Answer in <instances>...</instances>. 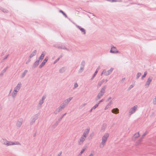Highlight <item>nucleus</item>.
Returning a JSON list of instances; mask_svg holds the SVG:
<instances>
[{
	"instance_id": "nucleus-32",
	"label": "nucleus",
	"mask_w": 156,
	"mask_h": 156,
	"mask_svg": "<svg viewBox=\"0 0 156 156\" xmlns=\"http://www.w3.org/2000/svg\"><path fill=\"white\" fill-rule=\"evenodd\" d=\"M103 81H101L99 82L97 85L98 87H100L103 83Z\"/></svg>"
},
{
	"instance_id": "nucleus-7",
	"label": "nucleus",
	"mask_w": 156,
	"mask_h": 156,
	"mask_svg": "<svg viewBox=\"0 0 156 156\" xmlns=\"http://www.w3.org/2000/svg\"><path fill=\"white\" fill-rule=\"evenodd\" d=\"M46 98V96L45 95H43L41 99L40 100L38 103V105L39 106H41L43 104L44 101Z\"/></svg>"
},
{
	"instance_id": "nucleus-22",
	"label": "nucleus",
	"mask_w": 156,
	"mask_h": 156,
	"mask_svg": "<svg viewBox=\"0 0 156 156\" xmlns=\"http://www.w3.org/2000/svg\"><path fill=\"white\" fill-rule=\"evenodd\" d=\"M76 27L80 30L83 34H86L85 30L84 28H82L81 27L78 26H76Z\"/></svg>"
},
{
	"instance_id": "nucleus-26",
	"label": "nucleus",
	"mask_w": 156,
	"mask_h": 156,
	"mask_svg": "<svg viewBox=\"0 0 156 156\" xmlns=\"http://www.w3.org/2000/svg\"><path fill=\"white\" fill-rule=\"evenodd\" d=\"M82 66L80 67V69L79 70V72H82L83 70L84 66V62H82L81 63Z\"/></svg>"
},
{
	"instance_id": "nucleus-41",
	"label": "nucleus",
	"mask_w": 156,
	"mask_h": 156,
	"mask_svg": "<svg viewBox=\"0 0 156 156\" xmlns=\"http://www.w3.org/2000/svg\"><path fill=\"white\" fill-rule=\"evenodd\" d=\"M60 57H59L57 59L55 60V61L54 62V64H55L56 62H57L60 59Z\"/></svg>"
},
{
	"instance_id": "nucleus-4",
	"label": "nucleus",
	"mask_w": 156,
	"mask_h": 156,
	"mask_svg": "<svg viewBox=\"0 0 156 156\" xmlns=\"http://www.w3.org/2000/svg\"><path fill=\"white\" fill-rule=\"evenodd\" d=\"M105 87L102 88L97 96V98L98 99H100L104 95L105 92Z\"/></svg>"
},
{
	"instance_id": "nucleus-6",
	"label": "nucleus",
	"mask_w": 156,
	"mask_h": 156,
	"mask_svg": "<svg viewBox=\"0 0 156 156\" xmlns=\"http://www.w3.org/2000/svg\"><path fill=\"white\" fill-rule=\"evenodd\" d=\"M1 143L6 146H10V141H8L6 139H2L0 140Z\"/></svg>"
},
{
	"instance_id": "nucleus-16",
	"label": "nucleus",
	"mask_w": 156,
	"mask_h": 156,
	"mask_svg": "<svg viewBox=\"0 0 156 156\" xmlns=\"http://www.w3.org/2000/svg\"><path fill=\"white\" fill-rule=\"evenodd\" d=\"M13 145H21V144L20 143L19 141H10V146Z\"/></svg>"
},
{
	"instance_id": "nucleus-20",
	"label": "nucleus",
	"mask_w": 156,
	"mask_h": 156,
	"mask_svg": "<svg viewBox=\"0 0 156 156\" xmlns=\"http://www.w3.org/2000/svg\"><path fill=\"white\" fill-rule=\"evenodd\" d=\"M72 99V97H69L65 100L64 102L66 105H67L68 103Z\"/></svg>"
},
{
	"instance_id": "nucleus-45",
	"label": "nucleus",
	"mask_w": 156,
	"mask_h": 156,
	"mask_svg": "<svg viewBox=\"0 0 156 156\" xmlns=\"http://www.w3.org/2000/svg\"><path fill=\"white\" fill-rule=\"evenodd\" d=\"M82 154L80 152V153L79 154L78 156H81Z\"/></svg>"
},
{
	"instance_id": "nucleus-1",
	"label": "nucleus",
	"mask_w": 156,
	"mask_h": 156,
	"mask_svg": "<svg viewBox=\"0 0 156 156\" xmlns=\"http://www.w3.org/2000/svg\"><path fill=\"white\" fill-rule=\"evenodd\" d=\"M22 87V83L19 82L16 84L14 87L13 90L12 91L11 95L13 98H15L17 95V93L20 89Z\"/></svg>"
},
{
	"instance_id": "nucleus-12",
	"label": "nucleus",
	"mask_w": 156,
	"mask_h": 156,
	"mask_svg": "<svg viewBox=\"0 0 156 156\" xmlns=\"http://www.w3.org/2000/svg\"><path fill=\"white\" fill-rule=\"evenodd\" d=\"M152 78L151 77H149L148 78L145 84V86L146 87H148L149 86V85L152 81Z\"/></svg>"
},
{
	"instance_id": "nucleus-47",
	"label": "nucleus",
	"mask_w": 156,
	"mask_h": 156,
	"mask_svg": "<svg viewBox=\"0 0 156 156\" xmlns=\"http://www.w3.org/2000/svg\"><path fill=\"white\" fill-rule=\"evenodd\" d=\"M89 156H93V154H91Z\"/></svg>"
},
{
	"instance_id": "nucleus-8",
	"label": "nucleus",
	"mask_w": 156,
	"mask_h": 156,
	"mask_svg": "<svg viewBox=\"0 0 156 156\" xmlns=\"http://www.w3.org/2000/svg\"><path fill=\"white\" fill-rule=\"evenodd\" d=\"M113 70V68H111L109 70L107 71L104 70L103 71L101 75H102V74H104L106 76H108L112 73Z\"/></svg>"
},
{
	"instance_id": "nucleus-44",
	"label": "nucleus",
	"mask_w": 156,
	"mask_h": 156,
	"mask_svg": "<svg viewBox=\"0 0 156 156\" xmlns=\"http://www.w3.org/2000/svg\"><path fill=\"white\" fill-rule=\"evenodd\" d=\"M103 101V99H102V100H100V101H99L98 103L99 104H100V103L101 102H102Z\"/></svg>"
},
{
	"instance_id": "nucleus-51",
	"label": "nucleus",
	"mask_w": 156,
	"mask_h": 156,
	"mask_svg": "<svg viewBox=\"0 0 156 156\" xmlns=\"http://www.w3.org/2000/svg\"><path fill=\"white\" fill-rule=\"evenodd\" d=\"M5 12H7V11H5Z\"/></svg>"
},
{
	"instance_id": "nucleus-3",
	"label": "nucleus",
	"mask_w": 156,
	"mask_h": 156,
	"mask_svg": "<svg viewBox=\"0 0 156 156\" xmlns=\"http://www.w3.org/2000/svg\"><path fill=\"white\" fill-rule=\"evenodd\" d=\"M138 108V106L137 105H135L131 107L129 110L128 114L129 115H131L134 113L137 110Z\"/></svg>"
},
{
	"instance_id": "nucleus-19",
	"label": "nucleus",
	"mask_w": 156,
	"mask_h": 156,
	"mask_svg": "<svg viewBox=\"0 0 156 156\" xmlns=\"http://www.w3.org/2000/svg\"><path fill=\"white\" fill-rule=\"evenodd\" d=\"M142 141V139L141 138H140L137 141H136L135 145L136 146H139L141 144Z\"/></svg>"
},
{
	"instance_id": "nucleus-40",
	"label": "nucleus",
	"mask_w": 156,
	"mask_h": 156,
	"mask_svg": "<svg viewBox=\"0 0 156 156\" xmlns=\"http://www.w3.org/2000/svg\"><path fill=\"white\" fill-rule=\"evenodd\" d=\"M86 150L85 148H83L81 151L80 152L82 154L85 151V150Z\"/></svg>"
},
{
	"instance_id": "nucleus-28",
	"label": "nucleus",
	"mask_w": 156,
	"mask_h": 156,
	"mask_svg": "<svg viewBox=\"0 0 156 156\" xmlns=\"http://www.w3.org/2000/svg\"><path fill=\"white\" fill-rule=\"evenodd\" d=\"M27 70H24L23 73H22L20 77L21 78H23L25 76L26 74L27 73Z\"/></svg>"
},
{
	"instance_id": "nucleus-46",
	"label": "nucleus",
	"mask_w": 156,
	"mask_h": 156,
	"mask_svg": "<svg viewBox=\"0 0 156 156\" xmlns=\"http://www.w3.org/2000/svg\"><path fill=\"white\" fill-rule=\"evenodd\" d=\"M125 80V78H123L122 80V81L123 82Z\"/></svg>"
},
{
	"instance_id": "nucleus-10",
	"label": "nucleus",
	"mask_w": 156,
	"mask_h": 156,
	"mask_svg": "<svg viewBox=\"0 0 156 156\" xmlns=\"http://www.w3.org/2000/svg\"><path fill=\"white\" fill-rule=\"evenodd\" d=\"M112 104L113 101H110L109 102V103L105 106L104 108V110L105 111H107L109 110Z\"/></svg>"
},
{
	"instance_id": "nucleus-48",
	"label": "nucleus",
	"mask_w": 156,
	"mask_h": 156,
	"mask_svg": "<svg viewBox=\"0 0 156 156\" xmlns=\"http://www.w3.org/2000/svg\"><path fill=\"white\" fill-rule=\"evenodd\" d=\"M146 134V133H144L143 135V136H145Z\"/></svg>"
},
{
	"instance_id": "nucleus-11",
	"label": "nucleus",
	"mask_w": 156,
	"mask_h": 156,
	"mask_svg": "<svg viewBox=\"0 0 156 156\" xmlns=\"http://www.w3.org/2000/svg\"><path fill=\"white\" fill-rule=\"evenodd\" d=\"M86 137L82 135L78 141L79 144L80 145L82 144L85 140Z\"/></svg>"
},
{
	"instance_id": "nucleus-25",
	"label": "nucleus",
	"mask_w": 156,
	"mask_h": 156,
	"mask_svg": "<svg viewBox=\"0 0 156 156\" xmlns=\"http://www.w3.org/2000/svg\"><path fill=\"white\" fill-rule=\"evenodd\" d=\"M40 62V61L37 60L33 64V67L35 68L37 66L39 65Z\"/></svg>"
},
{
	"instance_id": "nucleus-15",
	"label": "nucleus",
	"mask_w": 156,
	"mask_h": 156,
	"mask_svg": "<svg viewBox=\"0 0 156 156\" xmlns=\"http://www.w3.org/2000/svg\"><path fill=\"white\" fill-rule=\"evenodd\" d=\"M90 130V129L89 128H87L84 130L83 135L85 137H86L89 132Z\"/></svg>"
},
{
	"instance_id": "nucleus-5",
	"label": "nucleus",
	"mask_w": 156,
	"mask_h": 156,
	"mask_svg": "<svg viewBox=\"0 0 156 156\" xmlns=\"http://www.w3.org/2000/svg\"><path fill=\"white\" fill-rule=\"evenodd\" d=\"M67 105L64 102L59 106L58 107L55 111V113L56 114L57 112L61 111L62 109L64 108Z\"/></svg>"
},
{
	"instance_id": "nucleus-49",
	"label": "nucleus",
	"mask_w": 156,
	"mask_h": 156,
	"mask_svg": "<svg viewBox=\"0 0 156 156\" xmlns=\"http://www.w3.org/2000/svg\"><path fill=\"white\" fill-rule=\"evenodd\" d=\"M30 61V60H29V61H27V62H26V64L28 63Z\"/></svg>"
},
{
	"instance_id": "nucleus-18",
	"label": "nucleus",
	"mask_w": 156,
	"mask_h": 156,
	"mask_svg": "<svg viewBox=\"0 0 156 156\" xmlns=\"http://www.w3.org/2000/svg\"><path fill=\"white\" fill-rule=\"evenodd\" d=\"M45 52H42V54L40 56V57L38 58V60L40 62H41L42 59H43L45 55Z\"/></svg>"
},
{
	"instance_id": "nucleus-39",
	"label": "nucleus",
	"mask_w": 156,
	"mask_h": 156,
	"mask_svg": "<svg viewBox=\"0 0 156 156\" xmlns=\"http://www.w3.org/2000/svg\"><path fill=\"white\" fill-rule=\"evenodd\" d=\"M78 87V84L77 83H75L74 84V88H76Z\"/></svg>"
},
{
	"instance_id": "nucleus-9",
	"label": "nucleus",
	"mask_w": 156,
	"mask_h": 156,
	"mask_svg": "<svg viewBox=\"0 0 156 156\" xmlns=\"http://www.w3.org/2000/svg\"><path fill=\"white\" fill-rule=\"evenodd\" d=\"M140 136V134L139 132H137L135 133L132 137V140L133 141H135Z\"/></svg>"
},
{
	"instance_id": "nucleus-27",
	"label": "nucleus",
	"mask_w": 156,
	"mask_h": 156,
	"mask_svg": "<svg viewBox=\"0 0 156 156\" xmlns=\"http://www.w3.org/2000/svg\"><path fill=\"white\" fill-rule=\"evenodd\" d=\"M99 104L97 103V104H96L95 105H94L91 108V109L90 110V112H91L92 111V110L95 109L96 108H97Z\"/></svg>"
},
{
	"instance_id": "nucleus-33",
	"label": "nucleus",
	"mask_w": 156,
	"mask_h": 156,
	"mask_svg": "<svg viewBox=\"0 0 156 156\" xmlns=\"http://www.w3.org/2000/svg\"><path fill=\"white\" fill-rule=\"evenodd\" d=\"M48 58L47 57H46L44 59V60L43 61V62L45 64V63L47 62V61L48 60Z\"/></svg>"
},
{
	"instance_id": "nucleus-29",
	"label": "nucleus",
	"mask_w": 156,
	"mask_h": 156,
	"mask_svg": "<svg viewBox=\"0 0 156 156\" xmlns=\"http://www.w3.org/2000/svg\"><path fill=\"white\" fill-rule=\"evenodd\" d=\"M152 103L153 105H156V95L155 96L154 98L153 99Z\"/></svg>"
},
{
	"instance_id": "nucleus-37",
	"label": "nucleus",
	"mask_w": 156,
	"mask_h": 156,
	"mask_svg": "<svg viewBox=\"0 0 156 156\" xmlns=\"http://www.w3.org/2000/svg\"><path fill=\"white\" fill-rule=\"evenodd\" d=\"M141 73H138L136 75L137 78H138L141 76Z\"/></svg>"
},
{
	"instance_id": "nucleus-42",
	"label": "nucleus",
	"mask_w": 156,
	"mask_h": 156,
	"mask_svg": "<svg viewBox=\"0 0 156 156\" xmlns=\"http://www.w3.org/2000/svg\"><path fill=\"white\" fill-rule=\"evenodd\" d=\"M133 87H134L133 85H130L129 86V89H130L131 88H133Z\"/></svg>"
},
{
	"instance_id": "nucleus-2",
	"label": "nucleus",
	"mask_w": 156,
	"mask_h": 156,
	"mask_svg": "<svg viewBox=\"0 0 156 156\" xmlns=\"http://www.w3.org/2000/svg\"><path fill=\"white\" fill-rule=\"evenodd\" d=\"M109 136V134L108 132L105 133L101 138V142L99 145L100 147L102 148L105 146V143Z\"/></svg>"
},
{
	"instance_id": "nucleus-14",
	"label": "nucleus",
	"mask_w": 156,
	"mask_h": 156,
	"mask_svg": "<svg viewBox=\"0 0 156 156\" xmlns=\"http://www.w3.org/2000/svg\"><path fill=\"white\" fill-rule=\"evenodd\" d=\"M110 52L112 53H119V51L114 46L111 47Z\"/></svg>"
},
{
	"instance_id": "nucleus-23",
	"label": "nucleus",
	"mask_w": 156,
	"mask_h": 156,
	"mask_svg": "<svg viewBox=\"0 0 156 156\" xmlns=\"http://www.w3.org/2000/svg\"><path fill=\"white\" fill-rule=\"evenodd\" d=\"M37 51L36 50H34V51L30 55L29 58H31L35 56L37 53Z\"/></svg>"
},
{
	"instance_id": "nucleus-50",
	"label": "nucleus",
	"mask_w": 156,
	"mask_h": 156,
	"mask_svg": "<svg viewBox=\"0 0 156 156\" xmlns=\"http://www.w3.org/2000/svg\"><path fill=\"white\" fill-rule=\"evenodd\" d=\"M11 91H12V90H11L10 92H11Z\"/></svg>"
},
{
	"instance_id": "nucleus-38",
	"label": "nucleus",
	"mask_w": 156,
	"mask_h": 156,
	"mask_svg": "<svg viewBox=\"0 0 156 156\" xmlns=\"http://www.w3.org/2000/svg\"><path fill=\"white\" fill-rule=\"evenodd\" d=\"M66 17H67V15L65 13H64L62 11H60Z\"/></svg>"
},
{
	"instance_id": "nucleus-30",
	"label": "nucleus",
	"mask_w": 156,
	"mask_h": 156,
	"mask_svg": "<svg viewBox=\"0 0 156 156\" xmlns=\"http://www.w3.org/2000/svg\"><path fill=\"white\" fill-rule=\"evenodd\" d=\"M7 67H6L4 69H3L2 70V72L1 73H0V75L1 76H2L3 75V73H5L6 71V70H7Z\"/></svg>"
},
{
	"instance_id": "nucleus-24",
	"label": "nucleus",
	"mask_w": 156,
	"mask_h": 156,
	"mask_svg": "<svg viewBox=\"0 0 156 156\" xmlns=\"http://www.w3.org/2000/svg\"><path fill=\"white\" fill-rule=\"evenodd\" d=\"M112 112L115 114H117L119 113V110L117 108H113L112 110Z\"/></svg>"
},
{
	"instance_id": "nucleus-21",
	"label": "nucleus",
	"mask_w": 156,
	"mask_h": 156,
	"mask_svg": "<svg viewBox=\"0 0 156 156\" xmlns=\"http://www.w3.org/2000/svg\"><path fill=\"white\" fill-rule=\"evenodd\" d=\"M36 119L37 118H36L35 117H34L32 118L30 121V124L32 125L34 124L35 123Z\"/></svg>"
},
{
	"instance_id": "nucleus-31",
	"label": "nucleus",
	"mask_w": 156,
	"mask_h": 156,
	"mask_svg": "<svg viewBox=\"0 0 156 156\" xmlns=\"http://www.w3.org/2000/svg\"><path fill=\"white\" fill-rule=\"evenodd\" d=\"M107 1L111 2H120L121 1V0H107Z\"/></svg>"
},
{
	"instance_id": "nucleus-35",
	"label": "nucleus",
	"mask_w": 156,
	"mask_h": 156,
	"mask_svg": "<svg viewBox=\"0 0 156 156\" xmlns=\"http://www.w3.org/2000/svg\"><path fill=\"white\" fill-rule=\"evenodd\" d=\"M45 64L43 63V62L41 63V65L39 66V67L40 68H41Z\"/></svg>"
},
{
	"instance_id": "nucleus-43",
	"label": "nucleus",
	"mask_w": 156,
	"mask_h": 156,
	"mask_svg": "<svg viewBox=\"0 0 156 156\" xmlns=\"http://www.w3.org/2000/svg\"><path fill=\"white\" fill-rule=\"evenodd\" d=\"M8 56H9V55H6L5 57L4 58V60L6 59L8 57Z\"/></svg>"
},
{
	"instance_id": "nucleus-17",
	"label": "nucleus",
	"mask_w": 156,
	"mask_h": 156,
	"mask_svg": "<svg viewBox=\"0 0 156 156\" xmlns=\"http://www.w3.org/2000/svg\"><path fill=\"white\" fill-rule=\"evenodd\" d=\"M23 121L21 120H18L17 122L16 126L18 128L20 127L22 125Z\"/></svg>"
},
{
	"instance_id": "nucleus-34",
	"label": "nucleus",
	"mask_w": 156,
	"mask_h": 156,
	"mask_svg": "<svg viewBox=\"0 0 156 156\" xmlns=\"http://www.w3.org/2000/svg\"><path fill=\"white\" fill-rule=\"evenodd\" d=\"M99 69V67H98V68L97 69H96V71L95 73H94V74L93 75V77H94L95 76V75L97 73Z\"/></svg>"
},
{
	"instance_id": "nucleus-36",
	"label": "nucleus",
	"mask_w": 156,
	"mask_h": 156,
	"mask_svg": "<svg viewBox=\"0 0 156 156\" xmlns=\"http://www.w3.org/2000/svg\"><path fill=\"white\" fill-rule=\"evenodd\" d=\"M147 74V72H145L144 73V75H143L142 76V79H143V78L146 76Z\"/></svg>"
},
{
	"instance_id": "nucleus-13",
	"label": "nucleus",
	"mask_w": 156,
	"mask_h": 156,
	"mask_svg": "<svg viewBox=\"0 0 156 156\" xmlns=\"http://www.w3.org/2000/svg\"><path fill=\"white\" fill-rule=\"evenodd\" d=\"M107 126V125L106 123H103L101 126V131L104 132L105 131Z\"/></svg>"
}]
</instances>
